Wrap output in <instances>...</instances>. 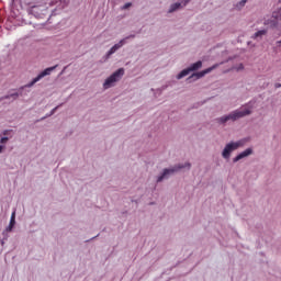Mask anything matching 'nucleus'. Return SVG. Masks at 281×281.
Returning a JSON list of instances; mask_svg holds the SVG:
<instances>
[{"label": "nucleus", "instance_id": "nucleus-1", "mask_svg": "<svg viewBox=\"0 0 281 281\" xmlns=\"http://www.w3.org/2000/svg\"><path fill=\"white\" fill-rule=\"evenodd\" d=\"M247 115H251V110H236L226 116L217 119V122H220V124H225V122H229V120L236 122V120H240V117H245Z\"/></svg>", "mask_w": 281, "mask_h": 281}, {"label": "nucleus", "instance_id": "nucleus-2", "mask_svg": "<svg viewBox=\"0 0 281 281\" xmlns=\"http://www.w3.org/2000/svg\"><path fill=\"white\" fill-rule=\"evenodd\" d=\"M241 146H245V140H238V142H232L226 144L223 153H222V157L224 159H229V157H232V153H234V150H238V148H241Z\"/></svg>", "mask_w": 281, "mask_h": 281}, {"label": "nucleus", "instance_id": "nucleus-3", "mask_svg": "<svg viewBox=\"0 0 281 281\" xmlns=\"http://www.w3.org/2000/svg\"><path fill=\"white\" fill-rule=\"evenodd\" d=\"M124 76V68H119L114 74H112L103 83V89H111L115 82L120 81Z\"/></svg>", "mask_w": 281, "mask_h": 281}, {"label": "nucleus", "instance_id": "nucleus-4", "mask_svg": "<svg viewBox=\"0 0 281 281\" xmlns=\"http://www.w3.org/2000/svg\"><path fill=\"white\" fill-rule=\"evenodd\" d=\"M57 67H58V65H55L53 67H48V68L44 69L26 87H34V85H36V82H38L40 80H43V78H45V76H50L52 71H54Z\"/></svg>", "mask_w": 281, "mask_h": 281}, {"label": "nucleus", "instance_id": "nucleus-5", "mask_svg": "<svg viewBox=\"0 0 281 281\" xmlns=\"http://www.w3.org/2000/svg\"><path fill=\"white\" fill-rule=\"evenodd\" d=\"M183 168H190V164L187 162L184 165H178L171 169H165L162 175L160 177H158V179H157L158 183L164 181V179H166V177H168V175H172L173 172H177L178 170H181Z\"/></svg>", "mask_w": 281, "mask_h": 281}, {"label": "nucleus", "instance_id": "nucleus-6", "mask_svg": "<svg viewBox=\"0 0 281 281\" xmlns=\"http://www.w3.org/2000/svg\"><path fill=\"white\" fill-rule=\"evenodd\" d=\"M216 67H218V64H215L212 67L206 68V69H204V70H202L200 72L193 74L192 76H190L188 78V80H199V78H203V76H205L207 74H211V71H214V69H216Z\"/></svg>", "mask_w": 281, "mask_h": 281}, {"label": "nucleus", "instance_id": "nucleus-7", "mask_svg": "<svg viewBox=\"0 0 281 281\" xmlns=\"http://www.w3.org/2000/svg\"><path fill=\"white\" fill-rule=\"evenodd\" d=\"M254 153V150H251V148H248L244 151H241L240 154H238L234 159V164H236L237 161H240V159H245V157H249V155H251Z\"/></svg>", "mask_w": 281, "mask_h": 281}, {"label": "nucleus", "instance_id": "nucleus-8", "mask_svg": "<svg viewBox=\"0 0 281 281\" xmlns=\"http://www.w3.org/2000/svg\"><path fill=\"white\" fill-rule=\"evenodd\" d=\"M14 225H16V212H13L11 214L10 224L7 227L5 232H12V229H14Z\"/></svg>", "mask_w": 281, "mask_h": 281}, {"label": "nucleus", "instance_id": "nucleus-9", "mask_svg": "<svg viewBox=\"0 0 281 281\" xmlns=\"http://www.w3.org/2000/svg\"><path fill=\"white\" fill-rule=\"evenodd\" d=\"M128 38H135V35H130L123 40H121L117 44H115L113 47L116 49H121V47H124V45H126V41H128Z\"/></svg>", "mask_w": 281, "mask_h": 281}, {"label": "nucleus", "instance_id": "nucleus-10", "mask_svg": "<svg viewBox=\"0 0 281 281\" xmlns=\"http://www.w3.org/2000/svg\"><path fill=\"white\" fill-rule=\"evenodd\" d=\"M201 67H203V61L199 60L194 64H192L189 69H191V71H196L198 69H201Z\"/></svg>", "mask_w": 281, "mask_h": 281}, {"label": "nucleus", "instance_id": "nucleus-11", "mask_svg": "<svg viewBox=\"0 0 281 281\" xmlns=\"http://www.w3.org/2000/svg\"><path fill=\"white\" fill-rule=\"evenodd\" d=\"M263 36H267V30H260L256 32L252 38H262Z\"/></svg>", "mask_w": 281, "mask_h": 281}, {"label": "nucleus", "instance_id": "nucleus-12", "mask_svg": "<svg viewBox=\"0 0 281 281\" xmlns=\"http://www.w3.org/2000/svg\"><path fill=\"white\" fill-rule=\"evenodd\" d=\"M190 71H192L190 68L183 69L180 74H178V80H181V78H186V76H188Z\"/></svg>", "mask_w": 281, "mask_h": 281}, {"label": "nucleus", "instance_id": "nucleus-13", "mask_svg": "<svg viewBox=\"0 0 281 281\" xmlns=\"http://www.w3.org/2000/svg\"><path fill=\"white\" fill-rule=\"evenodd\" d=\"M179 8H181V2H176V3L171 4L169 12L170 13L176 12V10H179Z\"/></svg>", "mask_w": 281, "mask_h": 281}, {"label": "nucleus", "instance_id": "nucleus-14", "mask_svg": "<svg viewBox=\"0 0 281 281\" xmlns=\"http://www.w3.org/2000/svg\"><path fill=\"white\" fill-rule=\"evenodd\" d=\"M116 52H117V50L114 48V46H112V47L109 49L106 56H108V57H109V56H113V54H115Z\"/></svg>", "mask_w": 281, "mask_h": 281}, {"label": "nucleus", "instance_id": "nucleus-15", "mask_svg": "<svg viewBox=\"0 0 281 281\" xmlns=\"http://www.w3.org/2000/svg\"><path fill=\"white\" fill-rule=\"evenodd\" d=\"M116 52H117V50L114 48V46H112V47L109 49L106 56H108V57H109V56H113V54H115Z\"/></svg>", "mask_w": 281, "mask_h": 281}, {"label": "nucleus", "instance_id": "nucleus-16", "mask_svg": "<svg viewBox=\"0 0 281 281\" xmlns=\"http://www.w3.org/2000/svg\"><path fill=\"white\" fill-rule=\"evenodd\" d=\"M5 98H7V99L12 98L13 100H16V98H19V92H14V93H12V94H10V95H7Z\"/></svg>", "mask_w": 281, "mask_h": 281}, {"label": "nucleus", "instance_id": "nucleus-17", "mask_svg": "<svg viewBox=\"0 0 281 281\" xmlns=\"http://www.w3.org/2000/svg\"><path fill=\"white\" fill-rule=\"evenodd\" d=\"M233 69H235L236 71H243V69H245V66L243 64H239L237 67H234Z\"/></svg>", "mask_w": 281, "mask_h": 281}, {"label": "nucleus", "instance_id": "nucleus-18", "mask_svg": "<svg viewBox=\"0 0 281 281\" xmlns=\"http://www.w3.org/2000/svg\"><path fill=\"white\" fill-rule=\"evenodd\" d=\"M132 3L127 2L124 4L123 10H128V8H131Z\"/></svg>", "mask_w": 281, "mask_h": 281}, {"label": "nucleus", "instance_id": "nucleus-19", "mask_svg": "<svg viewBox=\"0 0 281 281\" xmlns=\"http://www.w3.org/2000/svg\"><path fill=\"white\" fill-rule=\"evenodd\" d=\"M8 137H2L1 139H0V143L1 144H8Z\"/></svg>", "mask_w": 281, "mask_h": 281}, {"label": "nucleus", "instance_id": "nucleus-20", "mask_svg": "<svg viewBox=\"0 0 281 281\" xmlns=\"http://www.w3.org/2000/svg\"><path fill=\"white\" fill-rule=\"evenodd\" d=\"M245 3H247V0H241V1L239 2V5H245Z\"/></svg>", "mask_w": 281, "mask_h": 281}, {"label": "nucleus", "instance_id": "nucleus-21", "mask_svg": "<svg viewBox=\"0 0 281 281\" xmlns=\"http://www.w3.org/2000/svg\"><path fill=\"white\" fill-rule=\"evenodd\" d=\"M3 148H5L3 145H0V153H3Z\"/></svg>", "mask_w": 281, "mask_h": 281}, {"label": "nucleus", "instance_id": "nucleus-22", "mask_svg": "<svg viewBox=\"0 0 281 281\" xmlns=\"http://www.w3.org/2000/svg\"><path fill=\"white\" fill-rule=\"evenodd\" d=\"M190 0H186L184 1V3H183V5H188V2H189Z\"/></svg>", "mask_w": 281, "mask_h": 281}]
</instances>
